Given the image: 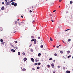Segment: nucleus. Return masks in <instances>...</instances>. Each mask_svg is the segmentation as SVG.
I'll use <instances>...</instances> for the list:
<instances>
[{
  "label": "nucleus",
  "instance_id": "1",
  "mask_svg": "<svg viewBox=\"0 0 73 73\" xmlns=\"http://www.w3.org/2000/svg\"><path fill=\"white\" fill-rule=\"evenodd\" d=\"M13 48H14L15 49V50L16 49H18V48H17V46H13Z\"/></svg>",
  "mask_w": 73,
  "mask_h": 73
},
{
  "label": "nucleus",
  "instance_id": "2",
  "mask_svg": "<svg viewBox=\"0 0 73 73\" xmlns=\"http://www.w3.org/2000/svg\"><path fill=\"white\" fill-rule=\"evenodd\" d=\"M27 60V58H25L23 59V60L25 62V61H26V60Z\"/></svg>",
  "mask_w": 73,
  "mask_h": 73
},
{
  "label": "nucleus",
  "instance_id": "3",
  "mask_svg": "<svg viewBox=\"0 0 73 73\" xmlns=\"http://www.w3.org/2000/svg\"><path fill=\"white\" fill-rule=\"evenodd\" d=\"M31 60L33 62H34L35 61V60H34V59L33 58H31Z\"/></svg>",
  "mask_w": 73,
  "mask_h": 73
},
{
  "label": "nucleus",
  "instance_id": "4",
  "mask_svg": "<svg viewBox=\"0 0 73 73\" xmlns=\"http://www.w3.org/2000/svg\"><path fill=\"white\" fill-rule=\"evenodd\" d=\"M66 73H70V71L67 70L66 71Z\"/></svg>",
  "mask_w": 73,
  "mask_h": 73
},
{
  "label": "nucleus",
  "instance_id": "5",
  "mask_svg": "<svg viewBox=\"0 0 73 73\" xmlns=\"http://www.w3.org/2000/svg\"><path fill=\"white\" fill-rule=\"evenodd\" d=\"M11 52H15V50L12 49L11 50Z\"/></svg>",
  "mask_w": 73,
  "mask_h": 73
},
{
  "label": "nucleus",
  "instance_id": "6",
  "mask_svg": "<svg viewBox=\"0 0 73 73\" xmlns=\"http://www.w3.org/2000/svg\"><path fill=\"white\" fill-rule=\"evenodd\" d=\"M4 6H3L1 9L2 11H3V10H4Z\"/></svg>",
  "mask_w": 73,
  "mask_h": 73
},
{
  "label": "nucleus",
  "instance_id": "7",
  "mask_svg": "<svg viewBox=\"0 0 73 73\" xmlns=\"http://www.w3.org/2000/svg\"><path fill=\"white\" fill-rule=\"evenodd\" d=\"M41 54L40 53H39L38 54V57H40V56H41Z\"/></svg>",
  "mask_w": 73,
  "mask_h": 73
},
{
  "label": "nucleus",
  "instance_id": "8",
  "mask_svg": "<svg viewBox=\"0 0 73 73\" xmlns=\"http://www.w3.org/2000/svg\"><path fill=\"white\" fill-rule=\"evenodd\" d=\"M14 7H16L17 6V3H15L14 5Z\"/></svg>",
  "mask_w": 73,
  "mask_h": 73
},
{
  "label": "nucleus",
  "instance_id": "9",
  "mask_svg": "<svg viewBox=\"0 0 73 73\" xmlns=\"http://www.w3.org/2000/svg\"><path fill=\"white\" fill-rule=\"evenodd\" d=\"M6 4H7V5H9V3L8 2H7Z\"/></svg>",
  "mask_w": 73,
  "mask_h": 73
},
{
  "label": "nucleus",
  "instance_id": "10",
  "mask_svg": "<svg viewBox=\"0 0 73 73\" xmlns=\"http://www.w3.org/2000/svg\"><path fill=\"white\" fill-rule=\"evenodd\" d=\"M22 70L23 71H25V70H26V69H25V68H23V69H22Z\"/></svg>",
  "mask_w": 73,
  "mask_h": 73
},
{
  "label": "nucleus",
  "instance_id": "11",
  "mask_svg": "<svg viewBox=\"0 0 73 73\" xmlns=\"http://www.w3.org/2000/svg\"><path fill=\"white\" fill-rule=\"evenodd\" d=\"M51 66H54V64L53 63L52 64H51Z\"/></svg>",
  "mask_w": 73,
  "mask_h": 73
},
{
  "label": "nucleus",
  "instance_id": "12",
  "mask_svg": "<svg viewBox=\"0 0 73 73\" xmlns=\"http://www.w3.org/2000/svg\"><path fill=\"white\" fill-rule=\"evenodd\" d=\"M71 57V55H69L68 56V58H69L70 57Z\"/></svg>",
  "mask_w": 73,
  "mask_h": 73
},
{
  "label": "nucleus",
  "instance_id": "13",
  "mask_svg": "<svg viewBox=\"0 0 73 73\" xmlns=\"http://www.w3.org/2000/svg\"><path fill=\"white\" fill-rule=\"evenodd\" d=\"M43 45H41L40 46V48H43Z\"/></svg>",
  "mask_w": 73,
  "mask_h": 73
},
{
  "label": "nucleus",
  "instance_id": "14",
  "mask_svg": "<svg viewBox=\"0 0 73 73\" xmlns=\"http://www.w3.org/2000/svg\"><path fill=\"white\" fill-rule=\"evenodd\" d=\"M47 66H48L47 68H50V65H49V64L47 65Z\"/></svg>",
  "mask_w": 73,
  "mask_h": 73
},
{
  "label": "nucleus",
  "instance_id": "15",
  "mask_svg": "<svg viewBox=\"0 0 73 73\" xmlns=\"http://www.w3.org/2000/svg\"><path fill=\"white\" fill-rule=\"evenodd\" d=\"M70 51L68 50L67 51V53L68 54H69V53H70Z\"/></svg>",
  "mask_w": 73,
  "mask_h": 73
},
{
  "label": "nucleus",
  "instance_id": "16",
  "mask_svg": "<svg viewBox=\"0 0 73 73\" xmlns=\"http://www.w3.org/2000/svg\"><path fill=\"white\" fill-rule=\"evenodd\" d=\"M14 4H15V3L14 2H12L11 3V5H14Z\"/></svg>",
  "mask_w": 73,
  "mask_h": 73
},
{
  "label": "nucleus",
  "instance_id": "17",
  "mask_svg": "<svg viewBox=\"0 0 73 73\" xmlns=\"http://www.w3.org/2000/svg\"><path fill=\"white\" fill-rule=\"evenodd\" d=\"M37 64L38 65H41V63L40 62H38V63Z\"/></svg>",
  "mask_w": 73,
  "mask_h": 73
},
{
  "label": "nucleus",
  "instance_id": "18",
  "mask_svg": "<svg viewBox=\"0 0 73 73\" xmlns=\"http://www.w3.org/2000/svg\"><path fill=\"white\" fill-rule=\"evenodd\" d=\"M18 55H19V56H20V52H18Z\"/></svg>",
  "mask_w": 73,
  "mask_h": 73
},
{
  "label": "nucleus",
  "instance_id": "19",
  "mask_svg": "<svg viewBox=\"0 0 73 73\" xmlns=\"http://www.w3.org/2000/svg\"><path fill=\"white\" fill-rule=\"evenodd\" d=\"M35 41V39H33L31 40V42H33V41Z\"/></svg>",
  "mask_w": 73,
  "mask_h": 73
},
{
  "label": "nucleus",
  "instance_id": "20",
  "mask_svg": "<svg viewBox=\"0 0 73 73\" xmlns=\"http://www.w3.org/2000/svg\"><path fill=\"white\" fill-rule=\"evenodd\" d=\"M1 42H3V39H1L0 40Z\"/></svg>",
  "mask_w": 73,
  "mask_h": 73
},
{
  "label": "nucleus",
  "instance_id": "21",
  "mask_svg": "<svg viewBox=\"0 0 73 73\" xmlns=\"http://www.w3.org/2000/svg\"><path fill=\"white\" fill-rule=\"evenodd\" d=\"M36 68H37V69H40V67L38 66V67H37Z\"/></svg>",
  "mask_w": 73,
  "mask_h": 73
},
{
  "label": "nucleus",
  "instance_id": "22",
  "mask_svg": "<svg viewBox=\"0 0 73 73\" xmlns=\"http://www.w3.org/2000/svg\"><path fill=\"white\" fill-rule=\"evenodd\" d=\"M50 41H53V39H52L51 37H50Z\"/></svg>",
  "mask_w": 73,
  "mask_h": 73
},
{
  "label": "nucleus",
  "instance_id": "23",
  "mask_svg": "<svg viewBox=\"0 0 73 73\" xmlns=\"http://www.w3.org/2000/svg\"><path fill=\"white\" fill-rule=\"evenodd\" d=\"M52 58H50L49 59V60H52Z\"/></svg>",
  "mask_w": 73,
  "mask_h": 73
},
{
  "label": "nucleus",
  "instance_id": "24",
  "mask_svg": "<svg viewBox=\"0 0 73 73\" xmlns=\"http://www.w3.org/2000/svg\"><path fill=\"white\" fill-rule=\"evenodd\" d=\"M60 52L61 53V54H62V53H63V52L62 51H60Z\"/></svg>",
  "mask_w": 73,
  "mask_h": 73
},
{
  "label": "nucleus",
  "instance_id": "25",
  "mask_svg": "<svg viewBox=\"0 0 73 73\" xmlns=\"http://www.w3.org/2000/svg\"><path fill=\"white\" fill-rule=\"evenodd\" d=\"M69 30H70V29H68L66 30H65L64 31L65 32H66V31H69Z\"/></svg>",
  "mask_w": 73,
  "mask_h": 73
},
{
  "label": "nucleus",
  "instance_id": "26",
  "mask_svg": "<svg viewBox=\"0 0 73 73\" xmlns=\"http://www.w3.org/2000/svg\"><path fill=\"white\" fill-rule=\"evenodd\" d=\"M68 41L69 42L70 41H71V39H69L68 40Z\"/></svg>",
  "mask_w": 73,
  "mask_h": 73
},
{
  "label": "nucleus",
  "instance_id": "27",
  "mask_svg": "<svg viewBox=\"0 0 73 73\" xmlns=\"http://www.w3.org/2000/svg\"><path fill=\"white\" fill-rule=\"evenodd\" d=\"M17 24V21H16L15 22V24Z\"/></svg>",
  "mask_w": 73,
  "mask_h": 73
},
{
  "label": "nucleus",
  "instance_id": "28",
  "mask_svg": "<svg viewBox=\"0 0 73 73\" xmlns=\"http://www.w3.org/2000/svg\"><path fill=\"white\" fill-rule=\"evenodd\" d=\"M31 52H33V49H31Z\"/></svg>",
  "mask_w": 73,
  "mask_h": 73
},
{
  "label": "nucleus",
  "instance_id": "29",
  "mask_svg": "<svg viewBox=\"0 0 73 73\" xmlns=\"http://www.w3.org/2000/svg\"><path fill=\"white\" fill-rule=\"evenodd\" d=\"M54 56H57V54L55 53L54 54Z\"/></svg>",
  "mask_w": 73,
  "mask_h": 73
},
{
  "label": "nucleus",
  "instance_id": "30",
  "mask_svg": "<svg viewBox=\"0 0 73 73\" xmlns=\"http://www.w3.org/2000/svg\"><path fill=\"white\" fill-rule=\"evenodd\" d=\"M16 1V0H11V2H13V1Z\"/></svg>",
  "mask_w": 73,
  "mask_h": 73
},
{
  "label": "nucleus",
  "instance_id": "31",
  "mask_svg": "<svg viewBox=\"0 0 73 73\" xmlns=\"http://www.w3.org/2000/svg\"><path fill=\"white\" fill-rule=\"evenodd\" d=\"M34 65H37V63H35V64H34Z\"/></svg>",
  "mask_w": 73,
  "mask_h": 73
},
{
  "label": "nucleus",
  "instance_id": "32",
  "mask_svg": "<svg viewBox=\"0 0 73 73\" xmlns=\"http://www.w3.org/2000/svg\"><path fill=\"white\" fill-rule=\"evenodd\" d=\"M63 69H65V67H63Z\"/></svg>",
  "mask_w": 73,
  "mask_h": 73
},
{
  "label": "nucleus",
  "instance_id": "33",
  "mask_svg": "<svg viewBox=\"0 0 73 73\" xmlns=\"http://www.w3.org/2000/svg\"><path fill=\"white\" fill-rule=\"evenodd\" d=\"M70 4H72V3H73V2L72 1H70Z\"/></svg>",
  "mask_w": 73,
  "mask_h": 73
},
{
  "label": "nucleus",
  "instance_id": "34",
  "mask_svg": "<svg viewBox=\"0 0 73 73\" xmlns=\"http://www.w3.org/2000/svg\"><path fill=\"white\" fill-rule=\"evenodd\" d=\"M22 54H23V55H25V53H24V52H23Z\"/></svg>",
  "mask_w": 73,
  "mask_h": 73
},
{
  "label": "nucleus",
  "instance_id": "35",
  "mask_svg": "<svg viewBox=\"0 0 73 73\" xmlns=\"http://www.w3.org/2000/svg\"><path fill=\"white\" fill-rule=\"evenodd\" d=\"M52 68H54V66H52Z\"/></svg>",
  "mask_w": 73,
  "mask_h": 73
},
{
  "label": "nucleus",
  "instance_id": "36",
  "mask_svg": "<svg viewBox=\"0 0 73 73\" xmlns=\"http://www.w3.org/2000/svg\"><path fill=\"white\" fill-rule=\"evenodd\" d=\"M32 70H35V68H32Z\"/></svg>",
  "mask_w": 73,
  "mask_h": 73
},
{
  "label": "nucleus",
  "instance_id": "37",
  "mask_svg": "<svg viewBox=\"0 0 73 73\" xmlns=\"http://www.w3.org/2000/svg\"><path fill=\"white\" fill-rule=\"evenodd\" d=\"M14 42H15V43H17V41H14Z\"/></svg>",
  "mask_w": 73,
  "mask_h": 73
},
{
  "label": "nucleus",
  "instance_id": "38",
  "mask_svg": "<svg viewBox=\"0 0 73 73\" xmlns=\"http://www.w3.org/2000/svg\"><path fill=\"white\" fill-rule=\"evenodd\" d=\"M31 38H34V37L33 36H31Z\"/></svg>",
  "mask_w": 73,
  "mask_h": 73
},
{
  "label": "nucleus",
  "instance_id": "39",
  "mask_svg": "<svg viewBox=\"0 0 73 73\" xmlns=\"http://www.w3.org/2000/svg\"><path fill=\"white\" fill-rule=\"evenodd\" d=\"M32 44H31L29 46V47H31V46H32Z\"/></svg>",
  "mask_w": 73,
  "mask_h": 73
},
{
  "label": "nucleus",
  "instance_id": "40",
  "mask_svg": "<svg viewBox=\"0 0 73 73\" xmlns=\"http://www.w3.org/2000/svg\"><path fill=\"white\" fill-rule=\"evenodd\" d=\"M35 60L36 62H37V61H38V60H36L35 59Z\"/></svg>",
  "mask_w": 73,
  "mask_h": 73
},
{
  "label": "nucleus",
  "instance_id": "41",
  "mask_svg": "<svg viewBox=\"0 0 73 73\" xmlns=\"http://www.w3.org/2000/svg\"><path fill=\"white\" fill-rule=\"evenodd\" d=\"M36 42L35 41H34V44H36Z\"/></svg>",
  "mask_w": 73,
  "mask_h": 73
},
{
  "label": "nucleus",
  "instance_id": "42",
  "mask_svg": "<svg viewBox=\"0 0 73 73\" xmlns=\"http://www.w3.org/2000/svg\"><path fill=\"white\" fill-rule=\"evenodd\" d=\"M56 47H57V48H58L59 47V46H56Z\"/></svg>",
  "mask_w": 73,
  "mask_h": 73
},
{
  "label": "nucleus",
  "instance_id": "43",
  "mask_svg": "<svg viewBox=\"0 0 73 73\" xmlns=\"http://www.w3.org/2000/svg\"><path fill=\"white\" fill-rule=\"evenodd\" d=\"M21 23H22V24H24V22H21Z\"/></svg>",
  "mask_w": 73,
  "mask_h": 73
},
{
  "label": "nucleus",
  "instance_id": "44",
  "mask_svg": "<svg viewBox=\"0 0 73 73\" xmlns=\"http://www.w3.org/2000/svg\"><path fill=\"white\" fill-rule=\"evenodd\" d=\"M21 17H22V18H23V17H23V16L21 15Z\"/></svg>",
  "mask_w": 73,
  "mask_h": 73
},
{
  "label": "nucleus",
  "instance_id": "45",
  "mask_svg": "<svg viewBox=\"0 0 73 73\" xmlns=\"http://www.w3.org/2000/svg\"><path fill=\"white\" fill-rule=\"evenodd\" d=\"M38 39H40V37L39 36V37H38Z\"/></svg>",
  "mask_w": 73,
  "mask_h": 73
},
{
  "label": "nucleus",
  "instance_id": "46",
  "mask_svg": "<svg viewBox=\"0 0 73 73\" xmlns=\"http://www.w3.org/2000/svg\"><path fill=\"white\" fill-rule=\"evenodd\" d=\"M51 21L52 22H54V20H53L52 19L51 20Z\"/></svg>",
  "mask_w": 73,
  "mask_h": 73
},
{
  "label": "nucleus",
  "instance_id": "47",
  "mask_svg": "<svg viewBox=\"0 0 73 73\" xmlns=\"http://www.w3.org/2000/svg\"><path fill=\"white\" fill-rule=\"evenodd\" d=\"M62 1V0H59V2H61V1Z\"/></svg>",
  "mask_w": 73,
  "mask_h": 73
},
{
  "label": "nucleus",
  "instance_id": "48",
  "mask_svg": "<svg viewBox=\"0 0 73 73\" xmlns=\"http://www.w3.org/2000/svg\"><path fill=\"white\" fill-rule=\"evenodd\" d=\"M29 12H30V13H31V12H32V11L30 10Z\"/></svg>",
  "mask_w": 73,
  "mask_h": 73
},
{
  "label": "nucleus",
  "instance_id": "49",
  "mask_svg": "<svg viewBox=\"0 0 73 73\" xmlns=\"http://www.w3.org/2000/svg\"><path fill=\"white\" fill-rule=\"evenodd\" d=\"M2 4H4V2H3L2 3Z\"/></svg>",
  "mask_w": 73,
  "mask_h": 73
},
{
  "label": "nucleus",
  "instance_id": "50",
  "mask_svg": "<svg viewBox=\"0 0 73 73\" xmlns=\"http://www.w3.org/2000/svg\"><path fill=\"white\" fill-rule=\"evenodd\" d=\"M53 12H56V10H54L53 11Z\"/></svg>",
  "mask_w": 73,
  "mask_h": 73
},
{
  "label": "nucleus",
  "instance_id": "51",
  "mask_svg": "<svg viewBox=\"0 0 73 73\" xmlns=\"http://www.w3.org/2000/svg\"><path fill=\"white\" fill-rule=\"evenodd\" d=\"M33 8H34V7H33V6H32V9H33Z\"/></svg>",
  "mask_w": 73,
  "mask_h": 73
},
{
  "label": "nucleus",
  "instance_id": "52",
  "mask_svg": "<svg viewBox=\"0 0 73 73\" xmlns=\"http://www.w3.org/2000/svg\"><path fill=\"white\" fill-rule=\"evenodd\" d=\"M58 68H60V67L59 66H58Z\"/></svg>",
  "mask_w": 73,
  "mask_h": 73
},
{
  "label": "nucleus",
  "instance_id": "53",
  "mask_svg": "<svg viewBox=\"0 0 73 73\" xmlns=\"http://www.w3.org/2000/svg\"><path fill=\"white\" fill-rule=\"evenodd\" d=\"M66 13H68V11H66Z\"/></svg>",
  "mask_w": 73,
  "mask_h": 73
},
{
  "label": "nucleus",
  "instance_id": "54",
  "mask_svg": "<svg viewBox=\"0 0 73 73\" xmlns=\"http://www.w3.org/2000/svg\"><path fill=\"white\" fill-rule=\"evenodd\" d=\"M21 23H18V25H21Z\"/></svg>",
  "mask_w": 73,
  "mask_h": 73
},
{
  "label": "nucleus",
  "instance_id": "55",
  "mask_svg": "<svg viewBox=\"0 0 73 73\" xmlns=\"http://www.w3.org/2000/svg\"><path fill=\"white\" fill-rule=\"evenodd\" d=\"M50 16H52V14H50Z\"/></svg>",
  "mask_w": 73,
  "mask_h": 73
},
{
  "label": "nucleus",
  "instance_id": "56",
  "mask_svg": "<svg viewBox=\"0 0 73 73\" xmlns=\"http://www.w3.org/2000/svg\"><path fill=\"white\" fill-rule=\"evenodd\" d=\"M5 1H6V2H7V0H5Z\"/></svg>",
  "mask_w": 73,
  "mask_h": 73
},
{
  "label": "nucleus",
  "instance_id": "57",
  "mask_svg": "<svg viewBox=\"0 0 73 73\" xmlns=\"http://www.w3.org/2000/svg\"><path fill=\"white\" fill-rule=\"evenodd\" d=\"M62 41H63V43H65V42H64V40H62Z\"/></svg>",
  "mask_w": 73,
  "mask_h": 73
},
{
  "label": "nucleus",
  "instance_id": "58",
  "mask_svg": "<svg viewBox=\"0 0 73 73\" xmlns=\"http://www.w3.org/2000/svg\"><path fill=\"white\" fill-rule=\"evenodd\" d=\"M36 39H35L34 41H36Z\"/></svg>",
  "mask_w": 73,
  "mask_h": 73
},
{
  "label": "nucleus",
  "instance_id": "59",
  "mask_svg": "<svg viewBox=\"0 0 73 73\" xmlns=\"http://www.w3.org/2000/svg\"><path fill=\"white\" fill-rule=\"evenodd\" d=\"M53 62H55V60H53Z\"/></svg>",
  "mask_w": 73,
  "mask_h": 73
},
{
  "label": "nucleus",
  "instance_id": "60",
  "mask_svg": "<svg viewBox=\"0 0 73 73\" xmlns=\"http://www.w3.org/2000/svg\"><path fill=\"white\" fill-rule=\"evenodd\" d=\"M2 44H4V42H3Z\"/></svg>",
  "mask_w": 73,
  "mask_h": 73
},
{
  "label": "nucleus",
  "instance_id": "61",
  "mask_svg": "<svg viewBox=\"0 0 73 73\" xmlns=\"http://www.w3.org/2000/svg\"><path fill=\"white\" fill-rule=\"evenodd\" d=\"M53 73H55V71H54V72H53Z\"/></svg>",
  "mask_w": 73,
  "mask_h": 73
},
{
  "label": "nucleus",
  "instance_id": "62",
  "mask_svg": "<svg viewBox=\"0 0 73 73\" xmlns=\"http://www.w3.org/2000/svg\"><path fill=\"white\" fill-rule=\"evenodd\" d=\"M9 3H11V1L9 2Z\"/></svg>",
  "mask_w": 73,
  "mask_h": 73
},
{
  "label": "nucleus",
  "instance_id": "63",
  "mask_svg": "<svg viewBox=\"0 0 73 73\" xmlns=\"http://www.w3.org/2000/svg\"><path fill=\"white\" fill-rule=\"evenodd\" d=\"M19 20H20V19H17V21H19Z\"/></svg>",
  "mask_w": 73,
  "mask_h": 73
},
{
  "label": "nucleus",
  "instance_id": "64",
  "mask_svg": "<svg viewBox=\"0 0 73 73\" xmlns=\"http://www.w3.org/2000/svg\"><path fill=\"white\" fill-rule=\"evenodd\" d=\"M16 33V31L14 32V33Z\"/></svg>",
  "mask_w": 73,
  "mask_h": 73
}]
</instances>
